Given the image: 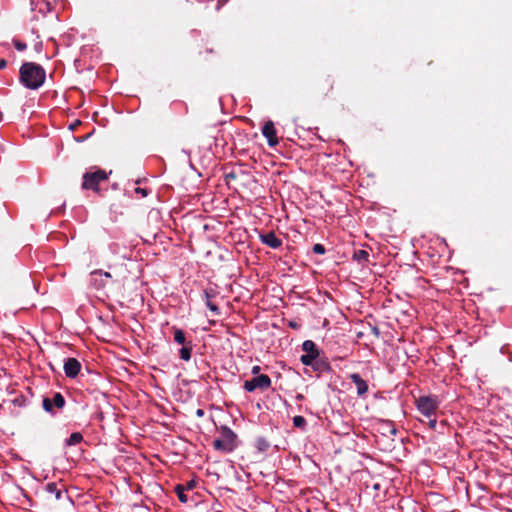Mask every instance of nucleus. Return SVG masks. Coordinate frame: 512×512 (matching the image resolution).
<instances>
[{
    "instance_id": "nucleus-9",
    "label": "nucleus",
    "mask_w": 512,
    "mask_h": 512,
    "mask_svg": "<svg viewBox=\"0 0 512 512\" xmlns=\"http://www.w3.org/2000/svg\"><path fill=\"white\" fill-rule=\"evenodd\" d=\"M45 491L56 501L62 500L64 497L68 498L63 484L58 485L55 482H49L45 485Z\"/></svg>"
},
{
    "instance_id": "nucleus-17",
    "label": "nucleus",
    "mask_w": 512,
    "mask_h": 512,
    "mask_svg": "<svg viewBox=\"0 0 512 512\" xmlns=\"http://www.w3.org/2000/svg\"><path fill=\"white\" fill-rule=\"evenodd\" d=\"M83 440V436L80 432L72 433L69 438L66 440V444L68 446L79 444Z\"/></svg>"
},
{
    "instance_id": "nucleus-36",
    "label": "nucleus",
    "mask_w": 512,
    "mask_h": 512,
    "mask_svg": "<svg viewBox=\"0 0 512 512\" xmlns=\"http://www.w3.org/2000/svg\"><path fill=\"white\" fill-rule=\"evenodd\" d=\"M396 432H397L396 428H395L394 426H391V428H390V433H391L392 435H395V434H396Z\"/></svg>"
},
{
    "instance_id": "nucleus-22",
    "label": "nucleus",
    "mask_w": 512,
    "mask_h": 512,
    "mask_svg": "<svg viewBox=\"0 0 512 512\" xmlns=\"http://www.w3.org/2000/svg\"><path fill=\"white\" fill-rule=\"evenodd\" d=\"M206 306L215 314L218 315L220 313L219 307L213 303L211 300L206 301Z\"/></svg>"
},
{
    "instance_id": "nucleus-25",
    "label": "nucleus",
    "mask_w": 512,
    "mask_h": 512,
    "mask_svg": "<svg viewBox=\"0 0 512 512\" xmlns=\"http://www.w3.org/2000/svg\"><path fill=\"white\" fill-rule=\"evenodd\" d=\"M13 402L15 403V405L23 406L24 402H25V398H24V396L21 395V396L16 397Z\"/></svg>"
},
{
    "instance_id": "nucleus-5",
    "label": "nucleus",
    "mask_w": 512,
    "mask_h": 512,
    "mask_svg": "<svg viewBox=\"0 0 512 512\" xmlns=\"http://www.w3.org/2000/svg\"><path fill=\"white\" fill-rule=\"evenodd\" d=\"M417 408L421 414L430 418L438 409V402L434 397L421 396L416 400Z\"/></svg>"
},
{
    "instance_id": "nucleus-14",
    "label": "nucleus",
    "mask_w": 512,
    "mask_h": 512,
    "mask_svg": "<svg viewBox=\"0 0 512 512\" xmlns=\"http://www.w3.org/2000/svg\"><path fill=\"white\" fill-rule=\"evenodd\" d=\"M90 284L96 290H101L105 288L106 282L103 279L102 270H94L90 274Z\"/></svg>"
},
{
    "instance_id": "nucleus-31",
    "label": "nucleus",
    "mask_w": 512,
    "mask_h": 512,
    "mask_svg": "<svg viewBox=\"0 0 512 512\" xmlns=\"http://www.w3.org/2000/svg\"><path fill=\"white\" fill-rule=\"evenodd\" d=\"M236 174L234 172H230L226 174V179H235Z\"/></svg>"
},
{
    "instance_id": "nucleus-37",
    "label": "nucleus",
    "mask_w": 512,
    "mask_h": 512,
    "mask_svg": "<svg viewBox=\"0 0 512 512\" xmlns=\"http://www.w3.org/2000/svg\"><path fill=\"white\" fill-rule=\"evenodd\" d=\"M103 277L105 278H111V274L109 272H103Z\"/></svg>"
},
{
    "instance_id": "nucleus-35",
    "label": "nucleus",
    "mask_w": 512,
    "mask_h": 512,
    "mask_svg": "<svg viewBox=\"0 0 512 512\" xmlns=\"http://www.w3.org/2000/svg\"><path fill=\"white\" fill-rule=\"evenodd\" d=\"M372 331H373V333H374L376 336H379V329H378L377 327H375V326H374V327L372 328Z\"/></svg>"
},
{
    "instance_id": "nucleus-4",
    "label": "nucleus",
    "mask_w": 512,
    "mask_h": 512,
    "mask_svg": "<svg viewBox=\"0 0 512 512\" xmlns=\"http://www.w3.org/2000/svg\"><path fill=\"white\" fill-rule=\"evenodd\" d=\"M271 386V379L266 374H260L253 377L250 380H246L244 382V389L248 392H253L257 389L259 390H267Z\"/></svg>"
},
{
    "instance_id": "nucleus-8",
    "label": "nucleus",
    "mask_w": 512,
    "mask_h": 512,
    "mask_svg": "<svg viewBox=\"0 0 512 512\" xmlns=\"http://www.w3.org/2000/svg\"><path fill=\"white\" fill-rule=\"evenodd\" d=\"M64 373L67 378H75L80 373L81 363L76 358H67L63 365Z\"/></svg>"
},
{
    "instance_id": "nucleus-29",
    "label": "nucleus",
    "mask_w": 512,
    "mask_h": 512,
    "mask_svg": "<svg viewBox=\"0 0 512 512\" xmlns=\"http://www.w3.org/2000/svg\"><path fill=\"white\" fill-rule=\"evenodd\" d=\"M260 370H261L260 366H253L252 370H251V373L253 375L257 376V375H259Z\"/></svg>"
},
{
    "instance_id": "nucleus-15",
    "label": "nucleus",
    "mask_w": 512,
    "mask_h": 512,
    "mask_svg": "<svg viewBox=\"0 0 512 512\" xmlns=\"http://www.w3.org/2000/svg\"><path fill=\"white\" fill-rule=\"evenodd\" d=\"M180 358L184 361H189L191 359L192 355V343L189 341L187 345L182 346V348L179 351Z\"/></svg>"
},
{
    "instance_id": "nucleus-27",
    "label": "nucleus",
    "mask_w": 512,
    "mask_h": 512,
    "mask_svg": "<svg viewBox=\"0 0 512 512\" xmlns=\"http://www.w3.org/2000/svg\"><path fill=\"white\" fill-rule=\"evenodd\" d=\"M135 192H136V193H140L142 196H147V194H148V192H147V190H146V189H144V188H139V187H137V188L135 189Z\"/></svg>"
},
{
    "instance_id": "nucleus-32",
    "label": "nucleus",
    "mask_w": 512,
    "mask_h": 512,
    "mask_svg": "<svg viewBox=\"0 0 512 512\" xmlns=\"http://www.w3.org/2000/svg\"><path fill=\"white\" fill-rule=\"evenodd\" d=\"M204 294H205V297H206V301H207V300H210V298L212 297V295H211L210 291H208V290H205V291H204Z\"/></svg>"
},
{
    "instance_id": "nucleus-12",
    "label": "nucleus",
    "mask_w": 512,
    "mask_h": 512,
    "mask_svg": "<svg viewBox=\"0 0 512 512\" xmlns=\"http://www.w3.org/2000/svg\"><path fill=\"white\" fill-rule=\"evenodd\" d=\"M348 378L355 384L359 397H363L368 392L369 387L367 382L358 373H352Z\"/></svg>"
},
{
    "instance_id": "nucleus-1",
    "label": "nucleus",
    "mask_w": 512,
    "mask_h": 512,
    "mask_svg": "<svg viewBox=\"0 0 512 512\" xmlns=\"http://www.w3.org/2000/svg\"><path fill=\"white\" fill-rule=\"evenodd\" d=\"M20 81L28 89L36 90L41 87L46 79L44 68L34 62H25L19 70Z\"/></svg>"
},
{
    "instance_id": "nucleus-10",
    "label": "nucleus",
    "mask_w": 512,
    "mask_h": 512,
    "mask_svg": "<svg viewBox=\"0 0 512 512\" xmlns=\"http://www.w3.org/2000/svg\"><path fill=\"white\" fill-rule=\"evenodd\" d=\"M334 87L335 79L331 75H327L317 84L318 92L324 97H328L333 92Z\"/></svg>"
},
{
    "instance_id": "nucleus-33",
    "label": "nucleus",
    "mask_w": 512,
    "mask_h": 512,
    "mask_svg": "<svg viewBox=\"0 0 512 512\" xmlns=\"http://www.w3.org/2000/svg\"><path fill=\"white\" fill-rule=\"evenodd\" d=\"M195 487V482L194 481H190L187 483V489H193Z\"/></svg>"
},
{
    "instance_id": "nucleus-24",
    "label": "nucleus",
    "mask_w": 512,
    "mask_h": 512,
    "mask_svg": "<svg viewBox=\"0 0 512 512\" xmlns=\"http://www.w3.org/2000/svg\"><path fill=\"white\" fill-rule=\"evenodd\" d=\"M14 46L18 51H24L27 48V45L19 40L14 41Z\"/></svg>"
},
{
    "instance_id": "nucleus-34",
    "label": "nucleus",
    "mask_w": 512,
    "mask_h": 512,
    "mask_svg": "<svg viewBox=\"0 0 512 512\" xmlns=\"http://www.w3.org/2000/svg\"><path fill=\"white\" fill-rule=\"evenodd\" d=\"M196 415H197L198 417H202V416L204 415V411H203L202 409H198V410L196 411Z\"/></svg>"
},
{
    "instance_id": "nucleus-16",
    "label": "nucleus",
    "mask_w": 512,
    "mask_h": 512,
    "mask_svg": "<svg viewBox=\"0 0 512 512\" xmlns=\"http://www.w3.org/2000/svg\"><path fill=\"white\" fill-rule=\"evenodd\" d=\"M174 329V341L179 345H187L185 333L182 329L173 328Z\"/></svg>"
},
{
    "instance_id": "nucleus-18",
    "label": "nucleus",
    "mask_w": 512,
    "mask_h": 512,
    "mask_svg": "<svg viewBox=\"0 0 512 512\" xmlns=\"http://www.w3.org/2000/svg\"><path fill=\"white\" fill-rule=\"evenodd\" d=\"M353 258L358 262H368L369 253L366 250L360 249L354 252Z\"/></svg>"
},
{
    "instance_id": "nucleus-11",
    "label": "nucleus",
    "mask_w": 512,
    "mask_h": 512,
    "mask_svg": "<svg viewBox=\"0 0 512 512\" xmlns=\"http://www.w3.org/2000/svg\"><path fill=\"white\" fill-rule=\"evenodd\" d=\"M262 134L267 138L268 144L271 147H274L278 144V138L276 134V129L274 123L272 121H267L262 127Z\"/></svg>"
},
{
    "instance_id": "nucleus-23",
    "label": "nucleus",
    "mask_w": 512,
    "mask_h": 512,
    "mask_svg": "<svg viewBox=\"0 0 512 512\" xmlns=\"http://www.w3.org/2000/svg\"><path fill=\"white\" fill-rule=\"evenodd\" d=\"M312 250H313V252H314L315 254H320V255L324 254V253H325V251H326V250H325V247H324L322 244H320V243H316V244L313 246Z\"/></svg>"
},
{
    "instance_id": "nucleus-2",
    "label": "nucleus",
    "mask_w": 512,
    "mask_h": 512,
    "mask_svg": "<svg viewBox=\"0 0 512 512\" xmlns=\"http://www.w3.org/2000/svg\"><path fill=\"white\" fill-rule=\"evenodd\" d=\"M219 432L221 436L213 441V447L223 453L232 452L237 447V435L227 426H221Z\"/></svg>"
},
{
    "instance_id": "nucleus-26",
    "label": "nucleus",
    "mask_w": 512,
    "mask_h": 512,
    "mask_svg": "<svg viewBox=\"0 0 512 512\" xmlns=\"http://www.w3.org/2000/svg\"><path fill=\"white\" fill-rule=\"evenodd\" d=\"M428 426H429V428H430V429L435 430V429H436V426H437V421H436V419H431V418H429Z\"/></svg>"
},
{
    "instance_id": "nucleus-28",
    "label": "nucleus",
    "mask_w": 512,
    "mask_h": 512,
    "mask_svg": "<svg viewBox=\"0 0 512 512\" xmlns=\"http://www.w3.org/2000/svg\"><path fill=\"white\" fill-rule=\"evenodd\" d=\"M6 252H8L7 249L0 247V260H4L6 258Z\"/></svg>"
},
{
    "instance_id": "nucleus-21",
    "label": "nucleus",
    "mask_w": 512,
    "mask_h": 512,
    "mask_svg": "<svg viewBox=\"0 0 512 512\" xmlns=\"http://www.w3.org/2000/svg\"><path fill=\"white\" fill-rule=\"evenodd\" d=\"M307 422L306 419L303 416H295L293 418V425L297 428H305Z\"/></svg>"
},
{
    "instance_id": "nucleus-7",
    "label": "nucleus",
    "mask_w": 512,
    "mask_h": 512,
    "mask_svg": "<svg viewBox=\"0 0 512 512\" xmlns=\"http://www.w3.org/2000/svg\"><path fill=\"white\" fill-rule=\"evenodd\" d=\"M65 403L66 402H65L64 396L60 392H56L53 394L52 398H49V397L43 398L42 407L46 412L54 415L55 414L54 408L62 409L65 406Z\"/></svg>"
},
{
    "instance_id": "nucleus-3",
    "label": "nucleus",
    "mask_w": 512,
    "mask_h": 512,
    "mask_svg": "<svg viewBox=\"0 0 512 512\" xmlns=\"http://www.w3.org/2000/svg\"><path fill=\"white\" fill-rule=\"evenodd\" d=\"M111 173H107L103 169H97L95 171L86 172L83 175L82 181V189L85 190H93L95 192L99 191V184L103 181L108 180V175Z\"/></svg>"
},
{
    "instance_id": "nucleus-13",
    "label": "nucleus",
    "mask_w": 512,
    "mask_h": 512,
    "mask_svg": "<svg viewBox=\"0 0 512 512\" xmlns=\"http://www.w3.org/2000/svg\"><path fill=\"white\" fill-rule=\"evenodd\" d=\"M260 240L263 244L273 249H277L282 245V240L278 238L273 231H270L266 234H261Z\"/></svg>"
},
{
    "instance_id": "nucleus-19",
    "label": "nucleus",
    "mask_w": 512,
    "mask_h": 512,
    "mask_svg": "<svg viewBox=\"0 0 512 512\" xmlns=\"http://www.w3.org/2000/svg\"><path fill=\"white\" fill-rule=\"evenodd\" d=\"M256 447L259 451L264 452L270 447V443L264 437H258L256 439Z\"/></svg>"
},
{
    "instance_id": "nucleus-20",
    "label": "nucleus",
    "mask_w": 512,
    "mask_h": 512,
    "mask_svg": "<svg viewBox=\"0 0 512 512\" xmlns=\"http://www.w3.org/2000/svg\"><path fill=\"white\" fill-rule=\"evenodd\" d=\"M175 492H176V494H177L178 499H179V501H180V502H182V503H187V502H188V497H187V495L184 493V488H183V486H182V485H177V486L175 487Z\"/></svg>"
},
{
    "instance_id": "nucleus-6",
    "label": "nucleus",
    "mask_w": 512,
    "mask_h": 512,
    "mask_svg": "<svg viewBox=\"0 0 512 512\" xmlns=\"http://www.w3.org/2000/svg\"><path fill=\"white\" fill-rule=\"evenodd\" d=\"M302 349L305 352V354L300 357L302 364L306 366L313 365V362L319 356V350L316 344L312 340H306L302 344Z\"/></svg>"
},
{
    "instance_id": "nucleus-30",
    "label": "nucleus",
    "mask_w": 512,
    "mask_h": 512,
    "mask_svg": "<svg viewBox=\"0 0 512 512\" xmlns=\"http://www.w3.org/2000/svg\"><path fill=\"white\" fill-rule=\"evenodd\" d=\"M7 66V61L5 59L0 60V70L4 69Z\"/></svg>"
},
{
    "instance_id": "nucleus-38",
    "label": "nucleus",
    "mask_w": 512,
    "mask_h": 512,
    "mask_svg": "<svg viewBox=\"0 0 512 512\" xmlns=\"http://www.w3.org/2000/svg\"><path fill=\"white\" fill-rule=\"evenodd\" d=\"M302 398H303V395H301V394H299V395L297 396V399H302Z\"/></svg>"
}]
</instances>
